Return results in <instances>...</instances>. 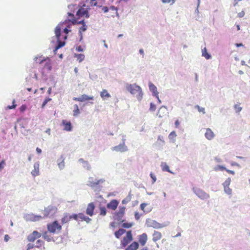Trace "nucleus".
<instances>
[{
  "instance_id": "obj_1",
  "label": "nucleus",
  "mask_w": 250,
  "mask_h": 250,
  "mask_svg": "<svg viewBox=\"0 0 250 250\" xmlns=\"http://www.w3.org/2000/svg\"><path fill=\"white\" fill-rule=\"evenodd\" d=\"M126 89L132 94L136 95L139 100L143 97V92L141 88L136 84H127Z\"/></svg>"
},
{
  "instance_id": "obj_2",
  "label": "nucleus",
  "mask_w": 250,
  "mask_h": 250,
  "mask_svg": "<svg viewBox=\"0 0 250 250\" xmlns=\"http://www.w3.org/2000/svg\"><path fill=\"white\" fill-rule=\"evenodd\" d=\"M35 62L42 65L44 69L48 70L51 69V63L50 59L48 57L43 58L42 56H37L34 59Z\"/></svg>"
},
{
  "instance_id": "obj_3",
  "label": "nucleus",
  "mask_w": 250,
  "mask_h": 250,
  "mask_svg": "<svg viewBox=\"0 0 250 250\" xmlns=\"http://www.w3.org/2000/svg\"><path fill=\"white\" fill-rule=\"evenodd\" d=\"M57 208L53 205H50L45 207L43 210H42L43 214L42 218H48L53 216L57 212Z\"/></svg>"
},
{
  "instance_id": "obj_4",
  "label": "nucleus",
  "mask_w": 250,
  "mask_h": 250,
  "mask_svg": "<svg viewBox=\"0 0 250 250\" xmlns=\"http://www.w3.org/2000/svg\"><path fill=\"white\" fill-rule=\"evenodd\" d=\"M47 228L49 232L53 233H58L61 231L62 226L57 221H55L48 224Z\"/></svg>"
},
{
  "instance_id": "obj_5",
  "label": "nucleus",
  "mask_w": 250,
  "mask_h": 250,
  "mask_svg": "<svg viewBox=\"0 0 250 250\" xmlns=\"http://www.w3.org/2000/svg\"><path fill=\"white\" fill-rule=\"evenodd\" d=\"M133 239L132 231L129 230L126 232L125 235L123 237L121 241V246L122 248H125L129 243Z\"/></svg>"
},
{
  "instance_id": "obj_6",
  "label": "nucleus",
  "mask_w": 250,
  "mask_h": 250,
  "mask_svg": "<svg viewBox=\"0 0 250 250\" xmlns=\"http://www.w3.org/2000/svg\"><path fill=\"white\" fill-rule=\"evenodd\" d=\"M125 209L126 208L124 206L119 207V209L115 211L113 214L114 218L117 221L123 222L124 220H122V218L125 214Z\"/></svg>"
},
{
  "instance_id": "obj_7",
  "label": "nucleus",
  "mask_w": 250,
  "mask_h": 250,
  "mask_svg": "<svg viewBox=\"0 0 250 250\" xmlns=\"http://www.w3.org/2000/svg\"><path fill=\"white\" fill-rule=\"evenodd\" d=\"M42 236V234L38 231L35 230L27 237V240L29 242H33Z\"/></svg>"
},
{
  "instance_id": "obj_8",
  "label": "nucleus",
  "mask_w": 250,
  "mask_h": 250,
  "mask_svg": "<svg viewBox=\"0 0 250 250\" xmlns=\"http://www.w3.org/2000/svg\"><path fill=\"white\" fill-rule=\"evenodd\" d=\"M95 208V206L94 203L91 202L87 205L86 209V213L87 215L92 216L94 215V210Z\"/></svg>"
},
{
  "instance_id": "obj_9",
  "label": "nucleus",
  "mask_w": 250,
  "mask_h": 250,
  "mask_svg": "<svg viewBox=\"0 0 250 250\" xmlns=\"http://www.w3.org/2000/svg\"><path fill=\"white\" fill-rule=\"evenodd\" d=\"M113 149L117 152H125L127 150V148L125 145V141H124L123 143L114 146Z\"/></svg>"
},
{
  "instance_id": "obj_10",
  "label": "nucleus",
  "mask_w": 250,
  "mask_h": 250,
  "mask_svg": "<svg viewBox=\"0 0 250 250\" xmlns=\"http://www.w3.org/2000/svg\"><path fill=\"white\" fill-rule=\"evenodd\" d=\"M76 15L79 17H82L84 16L86 18L89 17V14L88 10L83 7L80 8L77 12Z\"/></svg>"
},
{
  "instance_id": "obj_11",
  "label": "nucleus",
  "mask_w": 250,
  "mask_h": 250,
  "mask_svg": "<svg viewBox=\"0 0 250 250\" xmlns=\"http://www.w3.org/2000/svg\"><path fill=\"white\" fill-rule=\"evenodd\" d=\"M94 97L93 96H89L83 94L80 97H74L73 99L75 101L79 102H84L85 101H88L91 100H93Z\"/></svg>"
},
{
  "instance_id": "obj_12",
  "label": "nucleus",
  "mask_w": 250,
  "mask_h": 250,
  "mask_svg": "<svg viewBox=\"0 0 250 250\" xmlns=\"http://www.w3.org/2000/svg\"><path fill=\"white\" fill-rule=\"evenodd\" d=\"M149 90L152 92L153 95L157 98L159 103H161V101L159 98V93L157 91L156 87L152 83H149Z\"/></svg>"
},
{
  "instance_id": "obj_13",
  "label": "nucleus",
  "mask_w": 250,
  "mask_h": 250,
  "mask_svg": "<svg viewBox=\"0 0 250 250\" xmlns=\"http://www.w3.org/2000/svg\"><path fill=\"white\" fill-rule=\"evenodd\" d=\"M118 204V201L115 199H113L109 203H108L106 206L108 209L115 210L117 208Z\"/></svg>"
},
{
  "instance_id": "obj_14",
  "label": "nucleus",
  "mask_w": 250,
  "mask_h": 250,
  "mask_svg": "<svg viewBox=\"0 0 250 250\" xmlns=\"http://www.w3.org/2000/svg\"><path fill=\"white\" fill-rule=\"evenodd\" d=\"M62 124L63 126V130L66 131H70L72 130V126L70 121H67L65 120H63Z\"/></svg>"
},
{
  "instance_id": "obj_15",
  "label": "nucleus",
  "mask_w": 250,
  "mask_h": 250,
  "mask_svg": "<svg viewBox=\"0 0 250 250\" xmlns=\"http://www.w3.org/2000/svg\"><path fill=\"white\" fill-rule=\"evenodd\" d=\"M138 240L139 243L141 244V246H145L147 240V234L144 233L141 235H139Z\"/></svg>"
},
{
  "instance_id": "obj_16",
  "label": "nucleus",
  "mask_w": 250,
  "mask_h": 250,
  "mask_svg": "<svg viewBox=\"0 0 250 250\" xmlns=\"http://www.w3.org/2000/svg\"><path fill=\"white\" fill-rule=\"evenodd\" d=\"M42 217L41 215H36L34 214H28L27 216V219L30 221L37 222L39 221L42 219Z\"/></svg>"
},
{
  "instance_id": "obj_17",
  "label": "nucleus",
  "mask_w": 250,
  "mask_h": 250,
  "mask_svg": "<svg viewBox=\"0 0 250 250\" xmlns=\"http://www.w3.org/2000/svg\"><path fill=\"white\" fill-rule=\"evenodd\" d=\"M139 247L138 242L134 241L125 247V250H137Z\"/></svg>"
},
{
  "instance_id": "obj_18",
  "label": "nucleus",
  "mask_w": 250,
  "mask_h": 250,
  "mask_svg": "<svg viewBox=\"0 0 250 250\" xmlns=\"http://www.w3.org/2000/svg\"><path fill=\"white\" fill-rule=\"evenodd\" d=\"M67 23V21H65L62 23L59 24L57 25L55 28V32L56 34V36L57 38V39L59 40V38H60L61 36V26H62L64 24H65Z\"/></svg>"
},
{
  "instance_id": "obj_19",
  "label": "nucleus",
  "mask_w": 250,
  "mask_h": 250,
  "mask_svg": "<svg viewBox=\"0 0 250 250\" xmlns=\"http://www.w3.org/2000/svg\"><path fill=\"white\" fill-rule=\"evenodd\" d=\"M78 216L79 219V221H85L87 223H89L91 221V219L90 218L85 216L83 213H78Z\"/></svg>"
},
{
  "instance_id": "obj_20",
  "label": "nucleus",
  "mask_w": 250,
  "mask_h": 250,
  "mask_svg": "<svg viewBox=\"0 0 250 250\" xmlns=\"http://www.w3.org/2000/svg\"><path fill=\"white\" fill-rule=\"evenodd\" d=\"M206 138L208 140H211L214 137V134L210 128H207L205 134Z\"/></svg>"
},
{
  "instance_id": "obj_21",
  "label": "nucleus",
  "mask_w": 250,
  "mask_h": 250,
  "mask_svg": "<svg viewBox=\"0 0 250 250\" xmlns=\"http://www.w3.org/2000/svg\"><path fill=\"white\" fill-rule=\"evenodd\" d=\"M197 195L201 199H207L209 197L208 194L202 190H198L196 192Z\"/></svg>"
},
{
  "instance_id": "obj_22",
  "label": "nucleus",
  "mask_w": 250,
  "mask_h": 250,
  "mask_svg": "<svg viewBox=\"0 0 250 250\" xmlns=\"http://www.w3.org/2000/svg\"><path fill=\"white\" fill-rule=\"evenodd\" d=\"M100 96L102 98L103 100H105L107 98H109L111 97L110 94L108 92L107 90L106 89H103L100 92Z\"/></svg>"
},
{
  "instance_id": "obj_23",
  "label": "nucleus",
  "mask_w": 250,
  "mask_h": 250,
  "mask_svg": "<svg viewBox=\"0 0 250 250\" xmlns=\"http://www.w3.org/2000/svg\"><path fill=\"white\" fill-rule=\"evenodd\" d=\"M162 238V234L160 232L157 231H154L153 234V241L154 242H157L160 240Z\"/></svg>"
},
{
  "instance_id": "obj_24",
  "label": "nucleus",
  "mask_w": 250,
  "mask_h": 250,
  "mask_svg": "<svg viewBox=\"0 0 250 250\" xmlns=\"http://www.w3.org/2000/svg\"><path fill=\"white\" fill-rule=\"evenodd\" d=\"M104 181L103 179H100V180H96L95 181H89V186H90L91 188H94L96 186L99 185L100 183H102Z\"/></svg>"
},
{
  "instance_id": "obj_25",
  "label": "nucleus",
  "mask_w": 250,
  "mask_h": 250,
  "mask_svg": "<svg viewBox=\"0 0 250 250\" xmlns=\"http://www.w3.org/2000/svg\"><path fill=\"white\" fill-rule=\"evenodd\" d=\"M68 16L69 17L68 20L67 21V22L68 21L72 22V23L74 25L77 23V20L74 15V14H71V13H68Z\"/></svg>"
},
{
  "instance_id": "obj_26",
  "label": "nucleus",
  "mask_w": 250,
  "mask_h": 250,
  "mask_svg": "<svg viewBox=\"0 0 250 250\" xmlns=\"http://www.w3.org/2000/svg\"><path fill=\"white\" fill-rule=\"evenodd\" d=\"M126 232L125 230L123 229H120L118 230L115 232V237L119 239L120 237Z\"/></svg>"
},
{
  "instance_id": "obj_27",
  "label": "nucleus",
  "mask_w": 250,
  "mask_h": 250,
  "mask_svg": "<svg viewBox=\"0 0 250 250\" xmlns=\"http://www.w3.org/2000/svg\"><path fill=\"white\" fill-rule=\"evenodd\" d=\"M71 220L70 215L68 214H65L62 219V223L64 224Z\"/></svg>"
},
{
  "instance_id": "obj_28",
  "label": "nucleus",
  "mask_w": 250,
  "mask_h": 250,
  "mask_svg": "<svg viewBox=\"0 0 250 250\" xmlns=\"http://www.w3.org/2000/svg\"><path fill=\"white\" fill-rule=\"evenodd\" d=\"M73 107V116L76 117L80 113V111L79 110V106L77 104H76L74 105Z\"/></svg>"
},
{
  "instance_id": "obj_29",
  "label": "nucleus",
  "mask_w": 250,
  "mask_h": 250,
  "mask_svg": "<svg viewBox=\"0 0 250 250\" xmlns=\"http://www.w3.org/2000/svg\"><path fill=\"white\" fill-rule=\"evenodd\" d=\"M74 56L77 58V60L79 62H82L84 59V58H85L84 55L83 54H75L74 55Z\"/></svg>"
},
{
  "instance_id": "obj_30",
  "label": "nucleus",
  "mask_w": 250,
  "mask_h": 250,
  "mask_svg": "<svg viewBox=\"0 0 250 250\" xmlns=\"http://www.w3.org/2000/svg\"><path fill=\"white\" fill-rule=\"evenodd\" d=\"M202 56H204L206 59L208 60L211 58V56L207 52V49L204 48L202 50Z\"/></svg>"
},
{
  "instance_id": "obj_31",
  "label": "nucleus",
  "mask_w": 250,
  "mask_h": 250,
  "mask_svg": "<svg viewBox=\"0 0 250 250\" xmlns=\"http://www.w3.org/2000/svg\"><path fill=\"white\" fill-rule=\"evenodd\" d=\"M58 40V45L55 47V50H57L59 49V48H61L63 46L65 42H62L60 41V38H59V40Z\"/></svg>"
},
{
  "instance_id": "obj_32",
  "label": "nucleus",
  "mask_w": 250,
  "mask_h": 250,
  "mask_svg": "<svg viewBox=\"0 0 250 250\" xmlns=\"http://www.w3.org/2000/svg\"><path fill=\"white\" fill-rule=\"evenodd\" d=\"M161 167H162L163 171H167L169 172H170L168 166L166 163H162Z\"/></svg>"
},
{
  "instance_id": "obj_33",
  "label": "nucleus",
  "mask_w": 250,
  "mask_h": 250,
  "mask_svg": "<svg viewBox=\"0 0 250 250\" xmlns=\"http://www.w3.org/2000/svg\"><path fill=\"white\" fill-rule=\"evenodd\" d=\"M231 182L230 178H228L226 180V181L223 183V186L224 188L229 187Z\"/></svg>"
},
{
  "instance_id": "obj_34",
  "label": "nucleus",
  "mask_w": 250,
  "mask_h": 250,
  "mask_svg": "<svg viewBox=\"0 0 250 250\" xmlns=\"http://www.w3.org/2000/svg\"><path fill=\"white\" fill-rule=\"evenodd\" d=\"M87 29V26L85 24H83L82 27L80 28L79 33L81 35V38L82 37V32H84Z\"/></svg>"
},
{
  "instance_id": "obj_35",
  "label": "nucleus",
  "mask_w": 250,
  "mask_h": 250,
  "mask_svg": "<svg viewBox=\"0 0 250 250\" xmlns=\"http://www.w3.org/2000/svg\"><path fill=\"white\" fill-rule=\"evenodd\" d=\"M234 108L236 113H239L242 109V108L240 106V104H235L234 105Z\"/></svg>"
},
{
  "instance_id": "obj_36",
  "label": "nucleus",
  "mask_w": 250,
  "mask_h": 250,
  "mask_svg": "<svg viewBox=\"0 0 250 250\" xmlns=\"http://www.w3.org/2000/svg\"><path fill=\"white\" fill-rule=\"evenodd\" d=\"M100 215L102 216H104L106 214V209L105 207H100Z\"/></svg>"
},
{
  "instance_id": "obj_37",
  "label": "nucleus",
  "mask_w": 250,
  "mask_h": 250,
  "mask_svg": "<svg viewBox=\"0 0 250 250\" xmlns=\"http://www.w3.org/2000/svg\"><path fill=\"white\" fill-rule=\"evenodd\" d=\"M133 226V223H124L122 224V227L124 228L128 229Z\"/></svg>"
},
{
  "instance_id": "obj_38",
  "label": "nucleus",
  "mask_w": 250,
  "mask_h": 250,
  "mask_svg": "<svg viewBox=\"0 0 250 250\" xmlns=\"http://www.w3.org/2000/svg\"><path fill=\"white\" fill-rule=\"evenodd\" d=\"M177 135L176 134L175 131H173L169 134L168 137L170 140H174V138L176 137Z\"/></svg>"
},
{
  "instance_id": "obj_39",
  "label": "nucleus",
  "mask_w": 250,
  "mask_h": 250,
  "mask_svg": "<svg viewBox=\"0 0 250 250\" xmlns=\"http://www.w3.org/2000/svg\"><path fill=\"white\" fill-rule=\"evenodd\" d=\"M71 220V219H74L76 221H79V216L78 214H73L72 215H70Z\"/></svg>"
},
{
  "instance_id": "obj_40",
  "label": "nucleus",
  "mask_w": 250,
  "mask_h": 250,
  "mask_svg": "<svg viewBox=\"0 0 250 250\" xmlns=\"http://www.w3.org/2000/svg\"><path fill=\"white\" fill-rule=\"evenodd\" d=\"M224 191L225 193L228 195H231L232 193V190L229 187L224 188Z\"/></svg>"
},
{
  "instance_id": "obj_41",
  "label": "nucleus",
  "mask_w": 250,
  "mask_h": 250,
  "mask_svg": "<svg viewBox=\"0 0 250 250\" xmlns=\"http://www.w3.org/2000/svg\"><path fill=\"white\" fill-rule=\"evenodd\" d=\"M195 107L197 109L199 112H202L203 114L205 113V110L204 107H200L198 105H197Z\"/></svg>"
},
{
  "instance_id": "obj_42",
  "label": "nucleus",
  "mask_w": 250,
  "mask_h": 250,
  "mask_svg": "<svg viewBox=\"0 0 250 250\" xmlns=\"http://www.w3.org/2000/svg\"><path fill=\"white\" fill-rule=\"evenodd\" d=\"M51 100V98H45L42 105V107L43 108L45 106V105L47 104V103L48 102H50Z\"/></svg>"
},
{
  "instance_id": "obj_43",
  "label": "nucleus",
  "mask_w": 250,
  "mask_h": 250,
  "mask_svg": "<svg viewBox=\"0 0 250 250\" xmlns=\"http://www.w3.org/2000/svg\"><path fill=\"white\" fill-rule=\"evenodd\" d=\"M5 165V161L4 160H2L0 162V170H1L4 168Z\"/></svg>"
},
{
  "instance_id": "obj_44",
  "label": "nucleus",
  "mask_w": 250,
  "mask_h": 250,
  "mask_svg": "<svg viewBox=\"0 0 250 250\" xmlns=\"http://www.w3.org/2000/svg\"><path fill=\"white\" fill-rule=\"evenodd\" d=\"M161 142L163 144H165V141L163 136H159L157 139V143Z\"/></svg>"
},
{
  "instance_id": "obj_45",
  "label": "nucleus",
  "mask_w": 250,
  "mask_h": 250,
  "mask_svg": "<svg viewBox=\"0 0 250 250\" xmlns=\"http://www.w3.org/2000/svg\"><path fill=\"white\" fill-rule=\"evenodd\" d=\"M163 3H170L171 4H173L175 0H161Z\"/></svg>"
},
{
  "instance_id": "obj_46",
  "label": "nucleus",
  "mask_w": 250,
  "mask_h": 250,
  "mask_svg": "<svg viewBox=\"0 0 250 250\" xmlns=\"http://www.w3.org/2000/svg\"><path fill=\"white\" fill-rule=\"evenodd\" d=\"M156 105L153 104V103H150V111H154L156 109Z\"/></svg>"
},
{
  "instance_id": "obj_47",
  "label": "nucleus",
  "mask_w": 250,
  "mask_h": 250,
  "mask_svg": "<svg viewBox=\"0 0 250 250\" xmlns=\"http://www.w3.org/2000/svg\"><path fill=\"white\" fill-rule=\"evenodd\" d=\"M15 102V100L14 99L13 101V102H12L13 104L11 106H9V105L8 106L7 108L9 109H14L17 106L16 104H14Z\"/></svg>"
},
{
  "instance_id": "obj_48",
  "label": "nucleus",
  "mask_w": 250,
  "mask_h": 250,
  "mask_svg": "<svg viewBox=\"0 0 250 250\" xmlns=\"http://www.w3.org/2000/svg\"><path fill=\"white\" fill-rule=\"evenodd\" d=\"M58 166L61 169L63 168L65 166L63 160H62L61 162L58 163Z\"/></svg>"
},
{
  "instance_id": "obj_49",
  "label": "nucleus",
  "mask_w": 250,
  "mask_h": 250,
  "mask_svg": "<svg viewBox=\"0 0 250 250\" xmlns=\"http://www.w3.org/2000/svg\"><path fill=\"white\" fill-rule=\"evenodd\" d=\"M38 245L37 246V247H41L42 245H43V242L42 241V240H38L37 241V243H36Z\"/></svg>"
},
{
  "instance_id": "obj_50",
  "label": "nucleus",
  "mask_w": 250,
  "mask_h": 250,
  "mask_svg": "<svg viewBox=\"0 0 250 250\" xmlns=\"http://www.w3.org/2000/svg\"><path fill=\"white\" fill-rule=\"evenodd\" d=\"M26 109V106L24 104H23L20 107V110L21 112H23Z\"/></svg>"
},
{
  "instance_id": "obj_51",
  "label": "nucleus",
  "mask_w": 250,
  "mask_h": 250,
  "mask_svg": "<svg viewBox=\"0 0 250 250\" xmlns=\"http://www.w3.org/2000/svg\"><path fill=\"white\" fill-rule=\"evenodd\" d=\"M35 247L33 244H28L27 245V250H31V249H33Z\"/></svg>"
},
{
  "instance_id": "obj_52",
  "label": "nucleus",
  "mask_w": 250,
  "mask_h": 250,
  "mask_svg": "<svg viewBox=\"0 0 250 250\" xmlns=\"http://www.w3.org/2000/svg\"><path fill=\"white\" fill-rule=\"evenodd\" d=\"M147 206V204L146 203H142L140 205V208L141 209L145 211V208Z\"/></svg>"
},
{
  "instance_id": "obj_53",
  "label": "nucleus",
  "mask_w": 250,
  "mask_h": 250,
  "mask_svg": "<svg viewBox=\"0 0 250 250\" xmlns=\"http://www.w3.org/2000/svg\"><path fill=\"white\" fill-rule=\"evenodd\" d=\"M152 227L154 228H161L160 225L158 223H157L156 222H154L153 225H152Z\"/></svg>"
},
{
  "instance_id": "obj_54",
  "label": "nucleus",
  "mask_w": 250,
  "mask_h": 250,
  "mask_svg": "<svg viewBox=\"0 0 250 250\" xmlns=\"http://www.w3.org/2000/svg\"><path fill=\"white\" fill-rule=\"evenodd\" d=\"M150 176L151 177V178L152 179V183H154L156 182V177H155V175H154L152 173H150Z\"/></svg>"
},
{
  "instance_id": "obj_55",
  "label": "nucleus",
  "mask_w": 250,
  "mask_h": 250,
  "mask_svg": "<svg viewBox=\"0 0 250 250\" xmlns=\"http://www.w3.org/2000/svg\"><path fill=\"white\" fill-rule=\"evenodd\" d=\"M31 173L34 176H36V175H38L39 174V170H37L36 169H35L34 170H33L32 172H31Z\"/></svg>"
},
{
  "instance_id": "obj_56",
  "label": "nucleus",
  "mask_w": 250,
  "mask_h": 250,
  "mask_svg": "<svg viewBox=\"0 0 250 250\" xmlns=\"http://www.w3.org/2000/svg\"><path fill=\"white\" fill-rule=\"evenodd\" d=\"M129 201H130V199L126 198V199H125L123 200L122 201V203L123 204H126Z\"/></svg>"
},
{
  "instance_id": "obj_57",
  "label": "nucleus",
  "mask_w": 250,
  "mask_h": 250,
  "mask_svg": "<svg viewBox=\"0 0 250 250\" xmlns=\"http://www.w3.org/2000/svg\"><path fill=\"white\" fill-rule=\"evenodd\" d=\"M162 110H163L162 108H160L158 111V113L157 115H158L159 117H160V118H162L164 116V115H162L161 114V112L162 111Z\"/></svg>"
},
{
  "instance_id": "obj_58",
  "label": "nucleus",
  "mask_w": 250,
  "mask_h": 250,
  "mask_svg": "<svg viewBox=\"0 0 250 250\" xmlns=\"http://www.w3.org/2000/svg\"><path fill=\"white\" fill-rule=\"evenodd\" d=\"M90 3L91 5H93V6H96L97 4L96 0H90Z\"/></svg>"
},
{
  "instance_id": "obj_59",
  "label": "nucleus",
  "mask_w": 250,
  "mask_h": 250,
  "mask_svg": "<svg viewBox=\"0 0 250 250\" xmlns=\"http://www.w3.org/2000/svg\"><path fill=\"white\" fill-rule=\"evenodd\" d=\"M180 122L178 120H177L175 122V125L176 128H178L179 126Z\"/></svg>"
},
{
  "instance_id": "obj_60",
  "label": "nucleus",
  "mask_w": 250,
  "mask_h": 250,
  "mask_svg": "<svg viewBox=\"0 0 250 250\" xmlns=\"http://www.w3.org/2000/svg\"><path fill=\"white\" fill-rule=\"evenodd\" d=\"M76 50L79 52H82L83 51V49L81 46H79L76 48Z\"/></svg>"
},
{
  "instance_id": "obj_61",
  "label": "nucleus",
  "mask_w": 250,
  "mask_h": 250,
  "mask_svg": "<svg viewBox=\"0 0 250 250\" xmlns=\"http://www.w3.org/2000/svg\"><path fill=\"white\" fill-rule=\"evenodd\" d=\"M226 170L227 171V172H228L229 173V174H232V175H234V171H233V170H229V169H226Z\"/></svg>"
},
{
  "instance_id": "obj_62",
  "label": "nucleus",
  "mask_w": 250,
  "mask_h": 250,
  "mask_svg": "<svg viewBox=\"0 0 250 250\" xmlns=\"http://www.w3.org/2000/svg\"><path fill=\"white\" fill-rule=\"evenodd\" d=\"M135 217L137 220H138L140 218V215L138 212L135 213Z\"/></svg>"
},
{
  "instance_id": "obj_63",
  "label": "nucleus",
  "mask_w": 250,
  "mask_h": 250,
  "mask_svg": "<svg viewBox=\"0 0 250 250\" xmlns=\"http://www.w3.org/2000/svg\"><path fill=\"white\" fill-rule=\"evenodd\" d=\"M63 31H64V32L66 34H68V32L70 31V30H68L67 28L65 27V28L64 29Z\"/></svg>"
},
{
  "instance_id": "obj_64",
  "label": "nucleus",
  "mask_w": 250,
  "mask_h": 250,
  "mask_svg": "<svg viewBox=\"0 0 250 250\" xmlns=\"http://www.w3.org/2000/svg\"><path fill=\"white\" fill-rule=\"evenodd\" d=\"M103 10L104 11V12H108V8L107 7H104L103 8Z\"/></svg>"
}]
</instances>
